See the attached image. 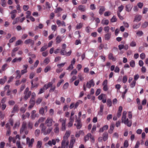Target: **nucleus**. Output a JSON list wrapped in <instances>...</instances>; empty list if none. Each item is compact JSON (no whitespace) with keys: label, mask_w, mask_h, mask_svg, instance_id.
Segmentation results:
<instances>
[{"label":"nucleus","mask_w":148,"mask_h":148,"mask_svg":"<svg viewBox=\"0 0 148 148\" xmlns=\"http://www.w3.org/2000/svg\"><path fill=\"white\" fill-rule=\"evenodd\" d=\"M71 134L70 132L69 131H66L64 137L61 143V148H65V144L66 147H67L69 144V141L68 138L70 136Z\"/></svg>","instance_id":"nucleus-1"},{"label":"nucleus","mask_w":148,"mask_h":148,"mask_svg":"<svg viewBox=\"0 0 148 148\" xmlns=\"http://www.w3.org/2000/svg\"><path fill=\"white\" fill-rule=\"evenodd\" d=\"M40 127L41 129V132L44 135L49 134L52 130V128L48 127L46 126L44 123H42L40 125Z\"/></svg>","instance_id":"nucleus-2"},{"label":"nucleus","mask_w":148,"mask_h":148,"mask_svg":"<svg viewBox=\"0 0 148 148\" xmlns=\"http://www.w3.org/2000/svg\"><path fill=\"white\" fill-rule=\"evenodd\" d=\"M127 113L126 111H123L121 121L122 123H123L125 124L127 126L130 127L132 125V121L131 120L129 121L127 118L126 119Z\"/></svg>","instance_id":"nucleus-3"},{"label":"nucleus","mask_w":148,"mask_h":148,"mask_svg":"<svg viewBox=\"0 0 148 148\" xmlns=\"http://www.w3.org/2000/svg\"><path fill=\"white\" fill-rule=\"evenodd\" d=\"M27 123L26 122H23L22 125L21 127L20 130V133L21 134L23 133L24 132L25 135L28 134L29 131L27 130Z\"/></svg>","instance_id":"nucleus-4"},{"label":"nucleus","mask_w":148,"mask_h":148,"mask_svg":"<svg viewBox=\"0 0 148 148\" xmlns=\"http://www.w3.org/2000/svg\"><path fill=\"white\" fill-rule=\"evenodd\" d=\"M54 123L55 122L53 121L52 118L48 117L46 120L44 124L45 125H46L48 127H50L52 125L53 123Z\"/></svg>","instance_id":"nucleus-5"},{"label":"nucleus","mask_w":148,"mask_h":148,"mask_svg":"<svg viewBox=\"0 0 148 148\" xmlns=\"http://www.w3.org/2000/svg\"><path fill=\"white\" fill-rule=\"evenodd\" d=\"M27 144L28 145L29 147H32L33 143L34 142V139L32 138L30 140L29 138L27 137L26 138Z\"/></svg>","instance_id":"nucleus-6"},{"label":"nucleus","mask_w":148,"mask_h":148,"mask_svg":"<svg viewBox=\"0 0 148 148\" xmlns=\"http://www.w3.org/2000/svg\"><path fill=\"white\" fill-rule=\"evenodd\" d=\"M24 43L26 45L30 43L31 44V46H32L34 44V41L31 39H29L25 40L24 41Z\"/></svg>","instance_id":"nucleus-7"},{"label":"nucleus","mask_w":148,"mask_h":148,"mask_svg":"<svg viewBox=\"0 0 148 148\" xmlns=\"http://www.w3.org/2000/svg\"><path fill=\"white\" fill-rule=\"evenodd\" d=\"M66 47V45L65 44H63L62 45V48L60 52L61 54L62 55H64L65 54L66 52L65 51V49Z\"/></svg>","instance_id":"nucleus-8"},{"label":"nucleus","mask_w":148,"mask_h":148,"mask_svg":"<svg viewBox=\"0 0 148 148\" xmlns=\"http://www.w3.org/2000/svg\"><path fill=\"white\" fill-rule=\"evenodd\" d=\"M56 144V141L55 139H52V140H49L47 143L45 144V145L47 146L49 145L50 146H52V144L55 145Z\"/></svg>","instance_id":"nucleus-9"},{"label":"nucleus","mask_w":148,"mask_h":148,"mask_svg":"<svg viewBox=\"0 0 148 148\" xmlns=\"http://www.w3.org/2000/svg\"><path fill=\"white\" fill-rule=\"evenodd\" d=\"M94 86V83L92 79H91L89 82H87L86 86L88 88H90L92 86Z\"/></svg>","instance_id":"nucleus-10"},{"label":"nucleus","mask_w":148,"mask_h":148,"mask_svg":"<svg viewBox=\"0 0 148 148\" xmlns=\"http://www.w3.org/2000/svg\"><path fill=\"white\" fill-rule=\"evenodd\" d=\"M75 122H77V124L76 125L77 128L78 129H79L81 127L82 125L81 123V121L79 119H77V118L76 119Z\"/></svg>","instance_id":"nucleus-11"},{"label":"nucleus","mask_w":148,"mask_h":148,"mask_svg":"<svg viewBox=\"0 0 148 148\" xmlns=\"http://www.w3.org/2000/svg\"><path fill=\"white\" fill-rule=\"evenodd\" d=\"M78 10L81 12H84L85 11L86 9L85 6L83 5H80L78 6Z\"/></svg>","instance_id":"nucleus-12"},{"label":"nucleus","mask_w":148,"mask_h":148,"mask_svg":"<svg viewBox=\"0 0 148 148\" xmlns=\"http://www.w3.org/2000/svg\"><path fill=\"white\" fill-rule=\"evenodd\" d=\"M142 16L139 15H136L134 18V22L136 21L138 22L141 19Z\"/></svg>","instance_id":"nucleus-13"},{"label":"nucleus","mask_w":148,"mask_h":148,"mask_svg":"<svg viewBox=\"0 0 148 148\" xmlns=\"http://www.w3.org/2000/svg\"><path fill=\"white\" fill-rule=\"evenodd\" d=\"M34 80H32L31 81V89L32 90L34 88H37L38 85V84L37 83H33Z\"/></svg>","instance_id":"nucleus-14"},{"label":"nucleus","mask_w":148,"mask_h":148,"mask_svg":"<svg viewBox=\"0 0 148 148\" xmlns=\"http://www.w3.org/2000/svg\"><path fill=\"white\" fill-rule=\"evenodd\" d=\"M104 106L103 105H101L100 106V109L99 112H98V114L100 116L103 115V110Z\"/></svg>","instance_id":"nucleus-15"},{"label":"nucleus","mask_w":148,"mask_h":148,"mask_svg":"<svg viewBox=\"0 0 148 148\" xmlns=\"http://www.w3.org/2000/svg\"><path fill=\"white\" fill-rule=\"evenodd\" d=\"M111 34L110 33H107L105 35L104 37L106 40H109L110 38Z\"/></svg>","instance_id":"nucleus-16"},{"label":"nucleus","mask_w":148,"mask_h":148,"mask_svg":"<svg viewBox=\"0 0 148 148\" xmlns=\"http://www.w3.org/2000/svg\"><path fill=\"white\" fill-rule=\"evenodd\" d=\"M16 12L17 11L16 10H13L11 12V18L12 19H14L16 17Z\"/></svg>","instance_id":"nucleus-17"},{"label":"nucleus","mask_w":148,"mask_h":148,"mask_svg":"<svg viewBox=\"0 0 148 148\" xmlns=\"http://www.w3.org/2000/svg\"><path fill=\"white\" fill-rule=\"evenodd\" d=\"M7 80V77L6 76H4L3 78H1L0 79V84L1 85L3 84Z\"/></svg>","instance_id":"nucleus-18"},{"label":"nucleus","mask_w":148,"mask_h":148,"mask_svg":"<svg viewBox=\"0 0 148 148\" xmlns=\"http://www.w3.org/2000/svg\"><path fill=\"white\" fill-rule=\"evenodd\" d=\"M132 7V6L130 4L126 5L125 7L126 11L128 12H130L131 11Z\"/></svg>","instance_id":"nucleus-19"},{"label":"nucleus","mask_w":148,"mask_h":148,"mask_svg":"<svg viewBox=\"0 0 148 148\" xmlns=\"http://www.w3.org/2000/svg\"><path fill=\"white\" fill-rule=\"evenodd\" d=\"M32 92L31 91H29L28 92L26 93H24L25 95L24 98L26 100L29 97L31 94Z\"/></svg>","instance_id":"nucleus-20"},{"label":"nucleus","mask_w":148,"mask_h":148,"mask_svg":"<svg viewBox=\"0 0 148 148\" xmlns=\"http://www.w3.org/2000/svg\"><path fill=\"white\" fill-rule=\"evenodd\" d=\"M105 9L104 6H100L99 10V13L100 15H102L103 12L105 11Z\"/></svg>","instance_id":"nucleus-21"},{"label":"nucleus","mask_w":148,"mask_h":148,"mask_svg":"<svg viewBox=\"0 0 148 148\" xmlns=\"http://www.w3.org/2000/svg\"><path fill=\"white\" fill-rule=\"evenodd\" d=\"M108 58L110 60H111L113 61H115L116 60V58L113 56V54L110 53L109 54L108 56Z\"/></svg>","instance_id":"nucleus-22"},{"label":"nucleus","mask_w":148,"mask_h":148,"mask_svg":"<svg viewBox=\"0 0 148 148\" xmlns=\"http://www.w3.org/2000/svg\"><path fill=\"white\" fill-rule=\"evenodd\" d=\"M18 111V106L17 105H15L14 106L13 110L12 111V113H14Z\"/></svg>","instance_id":"nucleus-23"},{"label":"nucleus","mask_w":148,"mask_h":148,"mask_svg":"<svg viewBox=\"0 0 148 148\" xmlns=\"http://www.w3.org/2000/svg\"><path fill=\"white\" fill-rule=\"evenodd\" d=\"M101 23L103 25H107L108 24L109 21L108 20L103 19L101 21Z\"/></svg>","instance_id":"nucleus-24"},{"label":"nucleus","mask_w":148,"mask_h":148,"mask_svg":"<svg viewBox=\"0 0 148 148\" xmlns=\"http://www.w3.org/2000/svg\"><path fill=\"white\" fill-rule=\"evenodd\" d=\"M76 139L74 137V135H71V139L70 141V143L74 144L75 143Z\"/></svg>","instance_id":"nucleus-25"},{"label":"nucleus","mask_w":148,"mask_h":148,"mask_svg":"<svg viewBox=\"0 0 148 148\" xmlns=\"http://www.w3.org/2000/svg\"><path fill=\"white\" fill-rule=\"evenodd\" d=\"M114 124H112L110 126V129L109 130V132L110 134H112L113 131L114 127Z\"/></svg>","instance_id":"nucleus-26"},{"label":"nucleus","mask_w":148,"mask_h":148,"mask_svg":"<svg viewBox=\"0 0 148 148\" xmlns=\"http://www.w3.org/2000/svg\"><path fill=\"white\" fill-rule=\"evenodd\" d=\"M28 128L29 129H32L33 127V123L32 122L29 121L27 123Z\"/></svg>","instance_id":"nucleus-27"},{"label":"nucleus","mask_w":148,"mask_h":148,"mask_svg":"<svg viewBox=\"0 0 148 148\" xmlns=\"http://www.w3.org/2000/svg\"><path fill=\"white\" fill-rule=\"evenodd\" d=\"M62 40L61 37L59 35L56 38V42L57 43H60Z\"/></svg>","instance_id":"nucleus-28"},{"label":"nucleus","mask_w":148,"mask_h":148,"mask_svg":"<svg viewBox=\"0 0 148 148\" xmlns=\"http://www.w3.org/2000/svg\"><path fill=\"white\" fill-rule=\"evenodd\" d=\"M22 59V58L21 57L19 58H16L12 60V63H14L17 61L20 62L21 60Z\"/></svg>","instance_id":"nucleus-29"},{"label":"nucleus","mask_w":148,"mask_h":148,"mask_svg":"<svg viewBox=\"0 0 148 148\" xmlns=\"http://www.w3.org/2000/svg\"><path fill=\"white\" fill-rule=\"evenodd\" d=\"M47 48V46L46 44H45L40 49V51L42 52L45 51Z\"/></svg>","instance_id":"nucleus-30"},{"label":"nucleus","mask_w":148,"mask_h":148,"mask_svg":"<svg viewBox=\"0 0 148 148\" xmlns=\"http://www.w3.org/2000/svg\"><path fill=\"white\" fill-rule=\"evenodd\" d=\"M40 131L39 129H37L34 132L35 136L36 137L39 136L40 134Z\"/></svg>","instance_id":"nucleus-31"},{"label":"nucleus","mask_w":148,"mask_h":148,"mask_svg":"<svg viewBox=\"0 0 148 148\" xmlns=\"http://www.w3.org/2000/svg\"><path fill=\"white\" fill-rule=\"evenodd\" d=\"M103 139L104 141H106L108 139V134L106 133H104L103 134Z\"/></svg>","instance_id":"nucleus-32"},{"label":"nucleus","mask_w":148,"mask_h":148,"mask_svg":"<svg viewBox=\"0 0 148 148\" xmlns=\"http://www.w3.org/2000/svg\"><path fill=\"white\" fill-rule=\"evenodd\" d=\"M91 135L90 134H88L84 138V140L85 142L88 140L89 139V137L91 136Z\"/></svg>","instance_id":"nucleus-33"},{"label":"nucleus","mask_w":148,"mask_h":148,"mask_svg":"<svg viewBox=\"0 0 148 148\" xmlns=\"http://www.w3.org/2000/svg\"><path fill=\"white\" fill-rule=\"evenodd\" d=\"M63 9L62 8L60 7H58L56 9L55 11L54 12L55 13H58L59 12H61L62 11Z\"/></svg>","instance_id":"nucleus-34"},{"label":"nucleus","mask_w":148,"mask_h":148,"mask_svg":"<svg viewBox=\"0 0 148 148\" xmlns=\"http://www.w3.org/2000/svg\"><path fill=\"white\" fill-rule=\"evenodd\" d=\"M123 8L124 6L122 5L121 6L119 7L118 8V11H117V13L119 12V13H120L123 10Z\"/></svg>","instance_id":"nucleus-35"},{"label":"nucleus","mask_w":148,"mask_h":148,"mask_svg":"<svg viewBox=\"0 0 148 148\" xmlns=\"http://www.w3.org/2000/svg\"><path fill=\"white\" fill-rule=\"evenodd\" d=\"M16 74L17 75L16 77V78L17 79H19L21 77V75H20V72L19 70H17L16 72Z\"/></svg>","instance_id":"nucleus-36"},{"label":"nucleus","mask_w":148,"mask_h":148,"mask_svg":"<svg viewBox=\"0 0 148 148\" xmlns=\"http://www.w3.org/2000/svg\"><path fill=\"white\" fill-rule=\"evenodd\" d=\"M59 121L61 122L62 123V125H65L66 122V119H64L62 118H60V120Z\"/></svg>","instance_id":"nucleus-37"},{"label":"nucleus","mask_w":148,"mask_h":148,"mask_svg":"<svg viewBox=\"0 0 148 148\" xmlns=\"http://www.w3.org/2000/svg\"><path fill=\"white\" fill-rule=\"evenodd\" d=\"M117 21V19L115 16H114L111 19L110 21L112 23L116 22Z\"/></svg>","instance_id":"nucleus-38"},{"label":"nucleus","mask_w":148,"mask_h":148,"mask_svg":"<svg viewBox=\"0 0 148 148\" xmlns=\"http://www.w3.org/2000/svg\"><path fill=\"white\" fill-rule=\"evenodd\" d=\"M112 101L110 99H108L107 100V104L109 107H110L112 105Z\"/></svg>","instance_id":"nucleus-39"},{"label":"nucleus","mask_w":148,"mask_h":148,"mask_svg":"<svg viewBox=\"0 0 148 148\" xmlns=\"http://www.w3.org/2000/svg\"><path fill=\"white\" fill-rule=\"evenodd\" d=\"M110 27L108 26L105 27L104 28V30L106 33H109Z\"/></svg>","instance_id":"nucleus-40"},{"label":"nucleus","mask_w":148,"mask_h":148,"mask_svg":"<svg viewBox=\"0 0 148 148\" xmlns=\"http://www.w3.org/2000/svg\"><path fill=\"white\" fill-rule=\"evenodd\" d=\"M82 103V101L80 100H79L75 104V108H77L79 105V104Z\"/></svg>","instance_id":"nucleus-41"},{"label":"nucleus","mask_w":148,"mask_h":148,"mask_svg":"<svg viewBox=\"0 0 148 148\" xmlns=\"http://www.w3.org/2000/svg\"><path fill=\"white\" fill-rule=\"evenodd\" d=\"M42 144V142L41 141H38L37 142L36 147L37 148H40Z\"/></svg>","instance_id":"nucleus-42"},{"label":"nucleus","mask_w":148,"mask_h":148,"mask_svg":"<svg viewBox=\"0 0 148 148\" xmlns=\"http://www.w3.org/2000/svg\"><path fill=\"white\" fill-rule=\"evenodd\" d=\"M128 145H129V144H128V140H125L124 141V145H123L124 147H125L127 148L128 147Z\"/></svg>","instance_id":"nucleus-43"},{"label":"nucleus","mask_w":148,"mask_h":148,"mask_svg":"<svg viewBox=\"0 0 148 148\" xmlns=\"http://www.w3.org/2000/svg\"><path fill=\"white\" fill-rule=\"evenodd\" d=\"M44 108H41L39 111V114L42 115H43L44 113Z\"/></svg>","instance_id":"nucleus-44"},{"label":"nucleus","mask_w":148,"mask_h":148,"mask_svg":"<svg viewBox=\"0 0 148 148\" xmlns=\"http://www.w3.org/2000/svg\"><path fill=\"white\" fill-rule=\"evenodd\" d=\"M140 23L138 24H135L133 25V29H137L140 27Z\"/></svg>","instance_id":"nucleus-45"},{"label":"nucleus","mask_w":148,"mask_h":148,"mask_svg":"<svg viewBox=\"0 0 148 148\" xmlns=\"http://www.w3.org/2000/svg\"><path fill=\"white\" fill-rule=\"evenodd\" d=\"M42 98H39L37 100L36 103L37 104H39L42 101Z\"/></svg>","instance_id":"nucleus-46"},{"label":"nucleus","mask_w":148,"mask_h":148,"mask_svg":"<svg viewBox=\"0 0 148 148\" xmlns=\"http://www.w3.org/2000/svg\"><path fill=\"white\" fill-rule=\"evenodd\" d=\"M136 44L134 41H132L130 44V46L131 47H136Z\"/></svg>","instance_id":"nucleus-47"},{"label":"nucleus","mask_w":148,"mask_h":148,"mask_svg":"<svg viewBox=\"0 0 148 148\" xmlns=\"http://www.w3.org/2000/svg\"><path fill=\"white\" fill-rule=\"evenodd\" d=\"M136 81H133L131 83L130 86L132 88H133L136 85Z\"/></svg>","instance_id":"nucleus-48"},{"label":"nucleus","mask_w":148,"mask_h":148,"mask_svg":"<svg viewBox=\"0 0 148 148\" xmlns=\"http://www.w3.org/2000/svg\"><path fill=\"white\" fill-rule=\"evenodd\" d=\"M130 65L131 66L134 67L135 66V62L134 60H131L130 62Z\"/></svg>","instance_id":"nucleus-49"},{"label":"nucleus","mask_w":148,"mask_h":148,"mask_svg":"<svg viewBox=\"0 0 148 148\" xmlns=\"http://www.w3.org/2000/svg\"><path fill=\"white\" fill-rule=\"evenodd\" d=\"M148 25V22H145L142 25V27L143 28H146Z\"/></svg>","instance_id":"nucleus-50"},{"label":"nucleus","mask_w":148,"mask_h":148,"mask_svg":"<svg viewBox=\"0 0 148 148\" xmlns=\"http://www.w3.org/2000/svg\"><path fill=\"white\" fill-rule=\"evenodd\" d=\"M51 69V67L49 66H47L45 69L44 72L45 73H47L48 71Z\"/></svg>","instance_id":"nucleus-51"},{"label":"nucleus","mask_w":148,"mask_h":148,"mask_svg":"<svg viewBox=\"0 0 148 148\" xmlns=\"http://www.w3.org/2000/svg\"><path fill=\"white\" fill-rule=\"evenodd\" d=\"M22 42V41L21 40H19L16 42L15 46H18L21 44Z\"/></svg>","instance_id":"nucleus-52"},{"label":"nucleus","mask_w":148,"mask_h":148,"mask_svg":"<svg viewBox=\"0 0 148 148\" xmlns=\"http://www.w3.org/2000/svg\"><path fill=\"white\" fill-rule=\"evenodd\" d=\"M49 61L50 60L49 58H47L44 60L43 62L45 64H47L49 63Z\"/></svg>","instance_id":"nucleus-53"},{"label":"nucleus","mask_w":148,"mask_h":148,"mask_svg":"<svg viewBox=\"0 0 148 148\" xmlns=\"http://www.w3.org/2000/svg\"><path fill=\"white\" fill-rule=\"evenodd\" d=\"M45 119V118L41 117L40 118L38 121L39 123L43 122Z\"/></svg>","instance_id":"nucleus-54"},{"label":"nucleus","mask_w":148,"mask_h":148,"mask_svg":"<svg viewBox=\"0 0 148 148\" xmlns=\"http://www.w3.org/2000/svg\"><path fill=\"white\" fill-rule=\"evenodd\" d=\"M76 76L75 75H73L72 77V78L70 80V82H72L74 80L76 79Z\"/></svg>","instance_id":"nucleus-55"},{"label":"nucleus","mask_w":148,"mask_h":148,"mask_svg":"<svg viewBox=\"0 0 148 148\" xmlns=\"http://www.w3.org/2000/svg\"><path fill=\"white\" fill-rule=\"evenodd\" d=\"M16 39V38L15 37L13 36L9 40V42L10 43H12L13 42L14 40Z\"/></svg>","instance_id":"nucleus-56"},{"label":"nucleus","mask_w":148,"mask_h":148,"mask_svg":"<svg viewBox=\"0 0 148 148\" xmlns=\"http://www.w3.org/2000/svg\"><path fill=\"white\" fill-rule=\"evenodd\" d=\"M69 86V84L68 83H66L65 84L63 87V89L64 90H65Z\"/></svg>","instance_id":"nucleus-57"},{"label":"nucleus","mask_w":148,"mask_h":148,"mask_svg":"<svg viewBox=\"0 0 148 148\" xmlns=\"http://www.w3.org/2000/svg\"><path fill=\"white\" fill-rule=\"evenodd\" d=\"M140 57L142 59H144L145 58V55L144 53H142L140 54Z\"/></svg>","instance_id":"nucleus-58"},{"label":"nucleus","mask_w":148,"mask_h":148,"mask_svg":"<svg viewBox=\"0 0 148 148\" xmlns=\"http://www.w3.org/2000/svg\"><path fill=\"white\" fill-rule=\"evenodd\" d=\"M136 34L138 36H140L143 35V33L142 31H140L136 33Z\"/></svg>","instance_id":"nucleus-59"},{"label":"nucleus","mask_w":148,"mask_h":148,"mask_svg":"<svg viewBox=\"0 0 148 148\" xmlns=\"http://www.w3.org/2000/svg\"><path fill=\"white\" fill-rule=\"evenodd\" d=\"M90 8L92 10H94L96 9V7L94 4H92L90 6Z\"/></svg>","instance_id":"nucleus-60"},{"label":"nucleus","mask_w":148,"mask_h":148,"mask_svg":"<svg viewBox=\"0 0 148 148\" xmlns=\"http://www.w3.org/2000/svg\"><path fill=\"white\" fill-rule=\"evenodd\" d=\"M77 71L76 69H74L71 73V75H72L73 74L76 75L77 74Z\"/></svg>","instance_id":"nucleus-61"},{"label":"nucleus","mask_w":148,"mask_h":148,"mask_svg":"<svg viewBox=\"0 0 148 148\" xmlns=\"http://www.w3.org/2000/svg\"><path fill=\"white\" fill-rule=\"evenodd\" d=\"M127 80V77L126 76H124L123 79V83L126 82Z\"/></svg>","instance_id":"nucleus-62"},{"label":"nucleus","mask_w":148,"mask_h":148,"mask_svg":"<svg viewBox=\"0 0 148 148\" xmlns=\"http://www.w3.org/2000/svg\"><path fill=\"white\" fill-rule=\"evenodd\" d=\"M5 0H1V5L3 7H5Z\"/></svg>","instance_id":"nucleus-63"},{"label":"nucleus","mask_w":148,"mask_h":148,"mask_svg":"<svg viewBox=\"0 0 148 148\" xmlns=\"http://www.w3.org/2000/svg\"><path fill=\"white\" fill-rule=\"evenodd\" d=\"M5 143L4 142H1L0 143V148H4Z\"/></svg>","instance_id":"nucleus-64"}]
</instances>
